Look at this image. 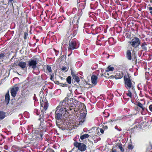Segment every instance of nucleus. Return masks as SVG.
I'll list each match as a JSON object with an SVG mask.
<instances>
[{"mask_svg": "<svg viewBox=\"0 0 152 152\" xmlns=\"http://www.w3.org/2000/svg\"><path fill=\"white\" fill-rule=\"evenodd\" d=\"M149 43L148 42H144L141 44L142 49L143 50H146L147 49L148 45Z\"/></svg>", "mask_w": 152, "mask_h": 152, "instance_id": "nucleus-11", "label": "nucleus"}, {"mask_svg": "<svg viewBox=\"0 0 152 152\" xmlns=\"http://www.w3.org/2000/svg\"><path fill=\"white\" fill-rule=\"evenodd\" d=\"M54 51L55 52V53H56V56H57L58 55V53H59V52L58 51H57L55 49H54Z\"/></svg>", "mask_w": 152, "mask_h": 152, "instance_id": "nucleus-37", "label": "nucleus"}, {"mask_svg": "<svg viewBox=\"0 0 152 152\" xmlns=\"http://www.w3.org/2000/svg\"><path fill=\"white\" fill-rule=\"evenodd\" d=\"M47 70L48 71V72L49 73L52 72V69L51 67L48 65L47 66Z\"/></svg>", "mask_w": 152, "mask_h": 152, "instance_id": "nucleus-27", "label": "nucleus"}, {"mask_svg": "<svg viewBox=\"0 0 152 152\" xmlns=\"http://www.w3.org/2000/svg\"><path fill=\"white\" fill-rule=\"evenodd\" d=\"M74 9L76 10V8H74Z\"/></svg>", "mask_w": 152, "mask_h": 152, "instance_id": "nucleus-50", "label": "nucleus"}, {"mask_svg": "<svg viewBox=\"0 0 152 152\" xmlns=\"http://www.w3.org/2000/svg\"><path fill=\"white\" fill-rule=\"evenodd\" d=\"M5 57L4 53H1L0 54V59H3Z\"/></svg>", "mask_w": 152, "mask_h": 152, "instance_id": "nucleus-30", "label": "nucleus"}, {"mask_svg": "<svg viewBox=\"0 0 152 152\" xmlns=\"http://www.w3.org/2000/svg\"><path fill=\"white\" fill-rule=\"evenodd\" d=\"M66 81L69 84H71V79L70 76H68L66 78Z\"/></svg>", "mask_w": 152, "mask_h": 152, "instance_id": "nucleus-26", "label": "nucleus"}, {"mask_svg": "<svg viewBox=\"0 0 152 152\" xmlns=\"http://www.w3.org/2000/svg\"><path fill=\"white\" fill-rule=\"evenodd\" d=\"M0 152H1V151H0Z\"/></svg>", "mask_w": 152, "mask_h": 152, "instance_id": "nucleus-54", "label": "nucleus"}, {"mask_svg": "<svg viewBox=\"0 0 152 152\" xmlns=\"http://www.w3.org/2000/svg\"><path fill=\"white\" fill-rule=\"evenodd\" d=\"M118 127L117 126H115V128L116 129H117V130L118 129V128H117Z\"/></svg>", "mask_w": 152, "mask_h": 152, "instance_id": "nucleus-43", "label": "nucleus"}, {"mask_svg": "<svg viewBox=\"0 0 152 152\" xmlns=\"http://www.w3.org/2000/svg\"><path fill=\"white\" fill-rule=\"evenodd\" d=\"M81 15V13H78L77 15H75L73 19L72 23H75V24L78 23V20L80 19Z\"/></svg>", "mask_w": 152, "mask_h": 152, "instance_id": "nucleus-10", "label": "nucleus"}, {"mask_svg": "<svg viewBox=\"0 0 152 152\" xmlns=\"http://www.w3.org/2000/svg\"><path fill=\"white\" fill-rule=\"evenodd\" d=\"M137 105L141 108L142 109V110L143 111L145 110V107H143L142 104L140 102H138L137 104Z\"/></svg>", "mask_w": 152, "mask_h": 152, "instance_id": "nucleus-24", "label": "nucleus"}, {"mask_svg": "<svg viewBox=\"0 0 152 152\" xmlns=\"http://www.w3.org/2000/svg\"><path fill=\"white\" fill-rule=\"evenodd\" d=\"M48 106V103L47 102H41V107H42L44 110H46L47 109Z\"/></svg>", "mask_w": 152, "mask_h": 152, "instance_id": "nucleus-12", "label": "nucleus"}, {"mask_svg": "<svg viewBox=\"0 0 152 152\" xmlns=\"http://www.w3.org/2000/svg\"><path fill=\"white\" fill-rule=\"evenodd\" d=\"M58 91H60V90H58Z\"/></svg>", "mask_w": 152, "mask_h": 152, "instance_id": "nucleus-52", "label": "nucleus"}, {"mask_svg": "<svg viewBox=\"0 0 152 152\" xmlns=\"http://www.w3.org/2000/svg\"><path fill=\"white\" fill-rule=\"evenodd\" d=\"M19 88L16 85L13 87L10 91V92L12 96L13 97H15L17 94V91H18Z\"/></svg>", "mask_w": 152, "mask_h": 152, "instance_id": "nucleus-9", "label": "nucleus"}, {"mask_svg": "<svg viewBox=\"0 0 152 152\" xmlns=\"http://www.w3.org/2000/svg\"><path fill=\"white\" fill-rule=\"evenodd\" d=\"M69 100L67 97H66L64 99L62 102H60L58 106L57 107H59V108L63 110H65V111H68L66 109V107L69 106L70 105L69 103ZM75 102H74L70 105V107H73L72 109H74L75 111L77 112L80 109V107L82 106V105L80 104H76V105Z\"/></svg>", "mask_w": 152, "mask_h": 152, "instance_id": "nucleus-1", "label": "nucleus"}, {"mask_svg": "<svg viewBox=\"0 0 152 152\" xmlns=\"http://www.w3.org/2000/svg\"><path fill=\"white\" fill-rule=\"evenodd\" d=\"M40 136H41V137L42 138V134H40Z\"/></svg>", "mask_w": 152, "mask_h": 152, "instance_id": "nucleus-44", "label": "nucleus"}, {"mask_svg": "<svg viewBox=\"0 0 152 152\" xmlns=\"http://www.w3.org/2000/svg\"><path fill=\"white\" fill-rule=\"evenodd\" d=\"M6 150H7V149L5 148Z\"/></svg>", "mask_w": 152, "mask_h": 152, "instance_id": "nucleus-53", "label": "nucleus"}, {"mask_svg": "<svg viewBox=\"0 0 152 152\" xmlns=\"http://www.w3.org/2000/svg\"><path fill=\"white\" fill-rule=\"evenodd\" d=\"M104 38V37H102L101 39V40H102Z\"/></svg>", "mask_w": 152, "mask_h": 152, "instance_id": "nucleus-45", "label": "nucleus"}, {"mask_svg": "<svg viewBox=\"0 0 152 152\" xmlns=\"http://www.w3.org/2000/svg\"><path fill=\"white\" fill-rule=\"evenodd\" d=\"M61 69L63 71L66 70V71H67L68 69H67V68L66 66H63L61 68Z\"/></svg>", "mask_w": 152, "mask_h": 152, "instance_id": "nucleus-33", "label": "nucleus"}, {"mask_svg": "<svg viewBox=\"0 0 152 152\" xmlns=\"http://www.w3.org/2000/svg\"><path fill=\"white\" fill-rule=\"evenodd\" d=\"M54 75L53 74H52L50 76V80H53Z\"/></svg>", "mask_w": 152, "mask_h": 152, "instance_id": "nucleus-36", "label": "nucleus"}, {"mask_svg": "<svg viewBox=\"0 0 152 152\" xmlns=\"http://www.w3.org/2000/svg\"><path fill=\"white\" fill-rule=\"evenodd\" d=\"M18 65L22 69H24L26 67V63L23 61H20L18 64Z\"/></svg>", "mask_w": 152, "mask_h": 152, "instance_id": "nucleus-14", "label": "nucleus"}, {"mask_svg": "<svg viewBox=\"0 0 152 152\" xmlns=\"http://www.w3.org/2000/svg\"><path fill=\"white\" fill-rule=\"evenodd\" d=\"M68 45V51L71 52L68 55L69 56L72 53L73 50L77 49L79 47L80 44L76 39H73L69 41Z\"/></svg>", "mask_w": 152, "mask_h": 152, "instance_id": "nucleus-2", "label": "nucleus"}, {"mask_svg": "<svg viewBox=\"0 0 152 152\" xmlns=\"http://www.w3.org/2000/svg\"><path fill=\"white\" fill-rule=\"evenodd\" d=\"M118 148L119 149H120L121 151H122V152H124V149L122 147V144H120L118 146Z\"/></svg>", "mask_w": 152, "mask_h": 152, "instance_id": "nucleus-28", "label": "nucleus"}, {"mask_svg": "<svg viewBox=\"0 0 152 152\" xmlns=\"http://www.w3.org/2000/svg\"><path fill=\"white\" fill-rule=\"evenodd\" d=\"M148 9L150 11V13L152 14V7H148Z\"/></svg>", "mask_w": 152, "mask_h": 152, "instance_id": "nucleus-35", "label": "nucleus"}, {"mask_svg": "<svg viewBox=\"0 0 152 152\" xmlns=\"http://www.w3.org/2000/svg\"><path fill=\"white\" fill-rule=\"evenodd\" d=\"M123 77V73L121 72H119L114 76V77L116 79H118L122 78Z\"/></svg>", "mask_w": 152, "mask_h": 152, "instance_id": "nucleus-15", "label": "nucleus"}, {"mask_svg": "<svg viewBox=\"0 0 152 152\" xmlns=\"http://www.w3.org/2000/svg\"><path fill=\"white\" fill-rule=\"evenodd\" d=\"M110 152H116V151L115 149H114V148L113 147Z\"/></svg>", "mask_w": 152, "mask_h": 152, "instance_id": "nucleus-38", "label": "nucleus"}, {"mask_svg": "<svg viewBox=\"0 0 152 152\" xmlns=\"http://www.w3.org/2000/svg\"><path fill=\"white\" fill-rule=\"evenodd\" d=\"M13 0H9V1L11 2L13 1Z\"/></svg>", "mask_w": 152, "mask_h": 152, "instance_id": "nucleus-47", "label": "nucleus"}, {"mask_svg": "<svg viewBox=\"0 0 152 152\" xmlns=\"http://www.w3.org/2000/svg\"><path fill=\"white\" fill-rule=\"evenodd\" d=\"M71 74L72 75L73 79L77 82L78 83L80 81V79L77 75L74 73V72H72Z\"/></svg>", "mask_w": 152, "mask_h": 152, "instance_id": "nucleus-16", "label": "nucleus"}, {"mask_svg": "<svg viewBox=\"0 0 152 152\" xmlns=\"http://www.w3.org/2000/svg\"><path fill=\"white\" fill-rule=\"evenodd\" d=\"M131 55V51L129 50H127L126 52V56L129 60H131L132 59Z\"/></svg>", "mask_w": 152, "mask_h": 152, "instance_id": "nucleus-20", "label": "nucleus"}, {"mask_svg": "<svg viewBox=\"0 0 152 152\" xmlns=\"http://www.w3.org/2000/svg\"><path fill=\"white\" fill-rule=\"evenodd\" d=\"M5 99L6 103L8 104L10 100V95L9 91L6 94L5 96Z\"/></svg>", "mask_w": 152, "mask_h": 152, "instance_id": "nucleus-19", "label": "nucleus"}, {"mask_svg": "<svg viewBox=\"0 0 152 152\" xmlns=\"http://www.w3.org/2000/svg\"><path fill=\"white\" fill-rule=\"evenodd\" d=\"M150 2L151 3H152V0H150Z\"/></svg>", "mask_w": 152, "mask_h": 152, "instance_id": "nucleus-49", "label": "nucleus"}, {"mask_svg": "<svg viewBox=\"0 0 152 152\" xmlns=\"http://www.w3.org/2000/svg\"><path fill=\"white\" fill-rule=\"evenodd\" d=\"M114 70V68L113 67L111 66V65H109L108 66L107 69L105 70V73H107V75H109V74L107 72L110 71H112Z\"/></svg>", "mask_w": 152, "mask_h": 152, "instance_id": "nucleus-17", "label": "nucleus"}, {"mask_svg": "<svg viewBox=\"0 0 152 152\" xmlns=\"http://www.w3.org/2000/svg\"><path fill=\"white\" fill-rule=\"evenodd\" d=\"M5 113L2 111H0V119H2L5 117Z\"/></svg>", "mask_w": 152, "mask_h": 152, "instance_id": "nucleus-23", "label": "nucleus"}, {"mask_svg": "<svg viewBox=\"0 0 152 152\" xmlns=\"http://www.w3.org/2000/svg\"><path fill=\"white\" fill-rule=\"evenodd\" d=\"M69 109H70V110H72V109L71 108H69Z\"/></svg>", "mask_w": 152, "mask_h": 152, "instance_id": "nucleus-51", "label": "nucleus"}, {"mask_svg": "<svg viewBox=\"0 0 152 152\" xmlns=\"http://www.w3.org/2000/svg\"><path fill=\"white\" fill-rule=\"evenodd\" d=\"M89 137V135L88 134H84L80 137V139L82 140H83L85 139L88 138Z\"/></svg>", "mask_w": 152, "mask_h": 152, "instance_id": "nucleus-22", "label": "nucleus"}, {"mask_svg": "<svg viewBox=\"0 0 152 152\" xmlns=\"http://www.w3.org/2000/svg\"><path fill=\"white\" fill-rule=\"evenodd\" d=\"M118 131H121V129H118Z\"/></svg>", "mask_w": 152, "mask_h": 152, "instance_id": "nucleus-42", "label": "nucleus"}, {"mask_svg": "<svg viewBox=\"0 0 152 152\" xmlns=\"http://www.w3.org/2000/svg\"><path fill=\"white\" fill-rule=\"evenodd\" d=\"M37 64V63L36 60L31 59L28 61V64L29 67H31L33 69L36 68Z\"/></svg>", "mask_w": 152, "mask_h": 152, "instance_id": "nucleus-7", "label": "nucleus"}, {"mask_svg": "<svg viewBox=\"0 0 152 152\" xmlns=\"http://www.w3.org/2000/svg\"><path fill=\"white\" fill-rule=\"evenodd\" d=\"M59 108V107H57L55 113V117L58 120L61 119L62 116L66 117L69 113L68 111H65V110H62Z\"/></svg>", "mask_w": 152, "mask_h": 152, "instance_id": "nucleus-4", "label": "nucleus"}, {"mask_svg": "<svg viewBox=\"0 0 152 152\" xmlns=\"http://www.w3.org/2000/svg\"><path fill=\"white\" fill-rule=\"evenodd\" d=\"M99 131H100V132L102 134H103L104 133V130L103 129L99 128L98 129Z\"/></svg>", "mask_w": 152, "mask_h": 152, "instance_id": "nucleus-31", "label": "nucleus"}, {"mask_svg": "<svg viewBox=\"0 0 152 152\" xmlns=\"http://www.w3.org/2000/svg\"><path fill=\"white\" fill-rule=\"evenodd\" d=\"M34 113L37 115H39L40 114V111L38 109H35L34 110Z\"/></svg>", "mask_w": 152, "mask_h": 152, "instance_id": "nucleus-25", "label": "nucleus"}, {"mask_svg": "<svg viewBox=\"0 0 152 152\" xmlns=\"http://www.w3.org/2000/svg\"><path fill=\"white\" fill-rule=\"evenodd\" d=\"M2 140H0V145H2L3 144V142H2Z\"/></svg>", "mask_w": 152, "mask_h": 152, "instance_id": "nucleus-40", "label": "nucleus"}, {"mask_svg": "<svg viewBox=\"0 0 152 152\" xmlns=\"http://www.w3.org/2000/svg\"><path fill=\"white\" fill-rule=\"evenodd\" d=\"M102 104V102H98L97 103V105L98 106L99 105V104Z\"/></svg>", "mask_w": 152, "mask_h": 152, "instance_id": "nucleus-41", "label": "nucleus"}, {"mask_svg": "<svg viewBox=\"0 0 152 152\" xmlns=\"http://www.w3.org/2000/svg\"><path fill=\"white\" fill-rule=\"evenodd\" d=\"M109 110L108 109H106L103 112L104 117H108L110 115L109 113Z\"/></svg>", "mask_w": 152, "mask_h": 152, "instance_id": "nucleus-21", "label": "nucleus"}, {"mask_svg": "<svg viewBox=\"0 0 152 152\" xmlns=\"http://www.w3.org/2000/svg\"><path fill=\"white\" fill-rule=\"evenodd\" d=\"M103 129H107V126H103Z\"/></svg>", "mask_w": 152, "mask_h": 152, "instance_id": "nucleus-39", "label": "nucleus"}, {"mask_svg": "<svg viewBox=\"0 0 152 152\" xmlns=\"http://www.w3.org/2000/svg\"><path fill=\"white\" fill-rule=\"evenodd\" d=\"M81 113H80V117L79 119V125L82 124L83 123L85 120V118L86 115V113L84 112H83L82 111H81Z\"/></svg>", "mask_w": 152, "mask_h": 152, "instance_id": "nucleus-8", "label": "nucleus"}, {"mask_svg": "<svg viewBox=\"0 0 152 152\" xmlns=\"http://www.w3.org/2000/svg\"><path fill=\"white\" fill-rule=\"evenodd\" d=\"M125 86L127 89H132V91L134 89V83L132 82L128 76L125 75L124 77Z\"/></svg>", "mask_w": 152, "mask_h": 152, "instance_id": "nucleus-3", "label": "nucleus"}, {"mask_svg": "<svg viewBox=\"0 0 152 152\" xmlns=\"http://www.w3.org/2000/svg\"><path fill=\"white\" fill-rule=\"evenodd\" d=\"M28 34L27 33L25 32L24 34V38L25 39H27L28 37Z\"/></svg>", "mask_w": 152, "mask_h": 152, "instance_id": "nucleus-32", "label": "nucleus"}, {"mask_svg": "<svg viewBox=\"0 0 152 152\" xmlns=\"http://www.w3.org/2000/svg\"><path fill=\"white\" fill-rule=\"evenodd\" d=\"M98 140H100L101 139V138L100 137H99L98 138Z\"/></svg>", "mask_w": 152, "mask_h": 152, "instance_id": "nucleus-46", "label": "nucleus"}, {"mask_svg": "<svg viewBox=\"0 0 152 152\" xmlns=\"http://www.w3.org/2000/svg\"><path fill=\"white\" fill-rule=\"evenodd\" d=\"M133 148V146L131 144L129 145L127 147L128 148L129 150L132 149Z\"/></svg>", "mask_w": 152, "mask_h": 152, "instance_id": "nucleus-29", "label": "nucleus"}, {"mask_svg": "<svg viewBox=\"0 0 152 152\" xmlns=\"http://www.w3.org/2000/svg\"><path fill=\"white\" fill-rule=\"evenodd\" d=\"M149 109L152 112V104H151L149 106Z\"/></svg>", "mask_w": 152, "mask_h": 152, "instance_id": "nucleus-34", "label": "nucleus"}, {"mask_svg": "<svg viewBox=\"0 0 152 152\" xmlns=\"http://www.w3.org/2000/svg\"><path fill=\"white\" fill-rule=\"evenodd\" d=\"M74 145L78 149L81 151H84L86 149V146L82 143L78 142L77 141H75L73 143Z\"/></svg>", "mask_w": 152, "mask_h": 152, "instance_id": "nucleus-6", "label": "nucleus"}, {"mask_svg": "<svg viewBox=\"0 0 152 152\" xmlns=\"http://www.w3.org/2000/svg\"><path fill=\"white\" fill-rule=\"evenodd\" d=\"M91 78L92 83L94 85H96L97 84V77L96 76L93 75L91 76Z\"/></svg>", "mask_w": 152, "mask_h": 152, "instance_id": "nucleus-13", "label": "nucleus"}, {"mask_svg": "<svg viewBox=\"0 0 152 152\" xmlns=\"http://www.w3.org/2000/svg\"><path fill=\"white\" fill-rule=\"evenodd\" d=\"M34 100H35V101H36V99H35V98H34Z\"/></svg>", "mask_w": 152, "mask_h": 152, "instance_id": "nucleus-48", "label": "nucleus"}, {"mask_svg": "<svg viewBox=\"0 0 152 152\" xmlns=\"http://www.w3.org/2000/svg\"><path fill=\"white\" fill-rule=\"evenodd\" d=\"M128 93H126V94L127 95L130 97H132V93H135V89H134V91H132V89H128Z\"/></svg>", "mask_w": 152, "mask_h": 152, "instance_id": "nucleus-18", "label": "nucleus"}, {"mask_svg": "<svg viewBox=\"0 0 152 152\" xmlns=\"http://www.w3.org/2000/svg\"><path fill=\"white\" fill-rule=\"evenodd\" d=\"M128 42L131 45L132 47L134 49L138 48L141 44L140 40L138 38L136 37H134Z\"/></svg>", "mask_w": 152, "mask_h": 152, "instance_id": "nucleus-5", "label": "nucleus"}]
</instances>
